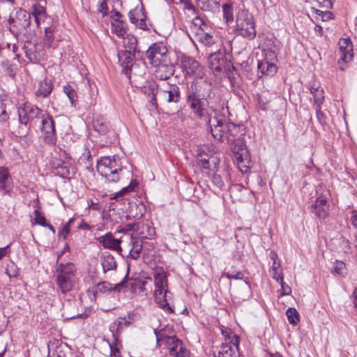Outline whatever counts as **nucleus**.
<instances>
[{"label": "nucleus", "mask_w": 357, "mask_h": 357, "mask_svg": "<svg viewBox=\"0 0 357 357\" xmlns=\"http://www.w3.org/2000/svg\"><path fill=\"white\" fill-rule=\"evenodd\" d=\"M56 284L63 294L71 291L77 283L76 268L71 262L59 264L56 269Z\"/></svg>", "instance_id": "5"}, {"label": "nucleus", "mask_w": 357, "mask_h": 357, "mask_svg": "<svg viewBox=\"0 0 357 357\" xmlns=\"http://www.w3.org/2000/svg\"><path fill=\"white\" fill-rule=\"evenodd\" d=\"M286 314L289 322L291 324H296L300 320L299 314L295 308H288Z\"/></svg>", "instance_id": "42"}, {"label": "nucleus", "mask_w": 357, "mask_h": 357, "mask_svg": "<svg viewBox=\"0 0 357 357\" xmlns=\"http://www.w3.org/2000/svg\"><path fill=\"white\" fill-rule=\"evenodd\" d=\"M340 245L344 252L347 253L351 252V246L349 240L342 239Z\"/></svg>", "instance_id": "57"}, {"label": "nucleus", "mask_w": 357, "mask_h": 357, "mask_svg": "<svg viewBox=\"0 0 357 357\" xmlns=\"http://www.w3.org/2000/svg\"><path fill=\"white\" fill-rule=\"evenodd\" d=\"M333 17V15L331 12L330 11H324L323 12V15H322V17H321V20L322 21H327L328 20H331L332 19Z\"/></svg>", "instance_id": "64"}, {"label": "nucleus", "mask_w": 357, "mask_h": 357, "mask_svg": "<svg viewBox=\"0 0 357 357\" xmlns=\"http://www.w3.org/2000/svg\"><path fill=\"white\" fill-rule=\"evenodd\" d=\"M277 278L274 279L278 282L281 287V295H289L291 294V288L283 280V276H276Z\"/></svg>", "instance_id": "46"}, {"label": "nucleus", "mask_w": 357, "mask_h": 357, "mask_svg": "<svg viewBox=\"0 0 357 357\" xmlns=\"http://www.w3.org/2000/svg\"><path fill=\"white\" fill-rule=\"evenodd\" d=\"M333 271L340 275L346 273V266L343 261H336L333 265Z\"/></svg>", "instance_id": "48"}, {"label": "nucleus", "mask_w": 357, "mask_h": 357, "mask_svg": "<svg viewBox=\"0 0 357 357\" xmlns=\"http://www.w3.org/2000/svg\"><path fill=\"white\" fill-rule=\"evenodd\" d=\"M13 184L8 170L3 167H0V191L4 195H10L13 191Z\"/></svg>", "instance_id": "21"}, {"label": "nucleus", "mask_w": 357, "mask_h": 357, "mask_svg": "<svg viewBox=\"0 0 357 357\" xmlns=\"http://www.w3.org/2000/svg\"><path fill=\"white\" fill-rule=\"evenodd\" d=\"M220 0H197V4L202 10L215 12L220 9Z\"/></svg>", "instance_id": "30"}, {"label": "nucleus", "mask_w": 357, "mask_h": 357, "mask_svg": "<svg viewBox=\"0 0 357 357\" xmlns=\"http://www.w3.org/2000/svg\"><path fill=\"white\" fill-rule=\"evenodd\" d=\"M111 291H112V284L107 281L98 283L93 290V296L96 298L100 296L108 295Z\"/></svg>", "instance_id": "31"}, {"label": "nucleus", "mask_w": 357, "mask_h": 357, "mask_svg": "<svg viewBox=\"0 0 357 357\" xmlns=\"http://www.w3.org/2000/svg\"><path fill=\"white\" fill-rule=\"evenodd\" d=\"M257 68L261 75H265L268 72V61H258Z\"/></svg>", "instance_id": "55"}, {"label": "nucleus", "mask_w": 357, "mask_h": 357, "mask_svg": "<svg viewBox=\"0 0 357 357\" xmlns=\"http://www.w3.org/2000/svg\"><path fill=\"white\" fill-rule=\"evenodd\" d=\"M144 11L142 8H135V9L131 10L128 13V17L130 22L133 24L138 22V19L139 17H144Z\"/></svg>", "instance_id": "41"}, {"label": "nucleus", "mask_w": 357, "mask_h": 357, "mask_svg": "<svg viewBox=\"0 0 357 357\" xmlns=\"http://www.w3.org/2000/svg\"><path fill=\"white\" fill-rule=\"evenodd\" d=\"M269 257L271 259V260H273V265L271 267L273 271V278H277L275 276H283L282 270L280 266V261L278 259V255L275 252H271L269 254Z\"/></svg>", "instance_id": "34"}, {"label": "nucleus", "mask_w": 357, "mask_h": 357, "mask_svg": "<svg viewBox=\"0 0 357 357\" xmlns=\"http://www.w3.org/2000/svg\"><path fill=\"white\" fill-rule=\"evenodd\" d=\"M167 49L162 43L152 44L146 52L149 63L153 66H157L167 61Z\"/></svg>", "instance_id": "11"}, {"label": "nucleus", "mask_w": 357, "mask_h": 357, "mask_svg": "<svg viewBox=\"0 0 357 357\" xmlns=\"http://www.w3.org/2000/svg\"><path fill=\"white\" fill-rule=\"evenodd\" d=\"M121 159L119 155L102 157L97 162V171L108 182L116 183L121 178L123 171Z\"/></svg>", "instance_id": "3"}, {"label": "nucleus", "mask_w": 357, "mask_h": 357, "mask_svg": "<svg viewBox=\"0 0 357 357\" xmlns=\"http://www.w3.org/2000/svg\"><path fill=\"white\" fill-rule=\"evenodd\" d=\"M10 114L7 109L6 105L1 102L0 104V121L6 122L8 120Z\"/></svg>", "instance_id": "51"}, {"label": "nucleus", "mask_w": 357, "mask_h": 357, "mask_svg": "<svg viewBox=\"0 0 357 357\" xmlns=\"http://www.w3.org/2000/svg\"><path fill=\"white\" fill-rule=\"evenodd\" d=\"M97 241L105 248L119 251L121 250L120 246L121 240L114 238L111 232H108L105 235L98 237Z\"/></svg>", "instance_id": "20"}, {"label": "nucleus", "mask_w": 357, "mask_h": 357, "mask_svg": "<svg viewBox=\"0 0 357 357\" xmlns=\"http://www.w3.org/2000/svg\"><path fill=\"white\" fill-rule=\"evenodd\" d=\"M59 168L61 169L59 173L62 177L68 176L70 174V169L73 170V168L67 167L66 166H61Z\"/></svg>", "instance_id": "62"}, {"label": "nucleus", "mask_w": 357, "mask_h": 357, "mask_svg": "<svg viewBox=\"0 0 357 357\" xmlns=\"http://www.w3.org/2000/svg\"><path fill=\"white\" fill-rule=\"evenodd\" d=\"M44 114L43 110L37 106L29 102L24 103L18 110L19 122L21 124L17 132L18 135L26 136L31 128L35 127L40 122Z\"/></svg>", "instance_id": "2"}, {"label": "nucleus", "mask_w": 357, "mask_h": 357, "mask_svg": "<svg viewBox=\"0 0 357 357\" xmlns=\"http://www.w3.org/2000/svg\"><path fill=\"white\" fill-rule=\"evenodd\" d=\"M207 124L214 139L219 142H224L227 139L228 132H227V121L226 120L217 116L213 118L207 116Z\"/></svg>", "instance_id": "12"}, {"label": "nucleus", "mask_w": 357, "mask_h": 357, "mask_svg": "<svg viewBox=\"0 0 357 357\" xmlns=\"http://www.w3.org/2000/svg\"><path fill=\"white\" fill-rule=\"evenodd\" d=\"M133 52L130 50H121L118 53L119 61L123 68L122 72L126 75H130L135 68Z\"/></svg>", "instance_id": "18"}, {"label": "nucleus", "mask_w": 357, "mask_h": 357, "mask_svg": "<svg viewBox=\"0 0 357 357\" xmlns=\"http://www.w3.org/2000/svg\"><path fill=\"white\" fill-rule=\"evenodd\" d=\"M123 17L122 14L119 12L118 10L114 9L111 11V18L112 20H114V19H120L121 20V17Z\"/></svg>", "instance_id": "63"}, {"label": "nucleus", "mask_w": 357, "mask_h": 357, "mask_svg": "<svg viewBox=\"0 0 357 357\" xmlns=\"http://www.w3.org/2000/svg\"><path fill=\"white\" fill-rule=\"evenodd\" d=\"M310 92L313 95V98L315 104H317V107H319V106L323 103V101L324 100V92L323 89L320 87H312L310 89Z\"/></svg>", "instance_id": "38"}, {"label": "nucleus", "mask_w": 357, "mask_h": 357, "mask_svg": "<svg viewBox=\"0 0 357 357\" xmlns=\"http://www.w3.org/2000/svg\"><path fill=\"white\" fill-rule=\"evenodd\" d=\"M213 86L206 81L192 82L186 92L187 102L192 112L198 117L202 118L207 114L204 108V102L209 104L212 98Z\"/></svg>", "instance_id": "1"}, {"label": "nucleus", "mask_w": 357, "mask_h": 357, "mask_svg": "<svg viewBox=\"0 0 357 357\" xmlns=\"http://www.w3.org/2000/svg\"><path fill=\"white\" fill-rule=\"evenodd\" d=\"M349 221L355 230L354 232V237L355 238V236L357 234V211L356 210L351 211Z\"/></svg>", "instance_id": "53"}, {"label": "nucleus", "mask_w": 357, "mask_h": 357, "mask_svg": "<svg viewBox=\"0 0 357 357\" xmlns=\"http://www.w3.org/2000/svg\"><path fill=\"white\" fill-rule=\"evenodd\" d=\"M123 319H121L116 321H115L109 328L110 331L112 333V342L109 343V347L111 350L114 349L118 350L119 347H121L120 342L118 339V333L120 330L123 329Z\"/></svg>", "instance_id": "24"}, {"label": "nucleus", "mask_w": 357, "mask_h": 357, "mask_svg": "<svg viewBox=\"0 0 357 357\" xmlns=\"http://www.w3.org/2000/svg\"><path fill=\"white\" fill-rule=\"evenodd\" d=\"M222 334L225 337V342L231 344L232 347H238L239 345L240 339L234 332L227 329H222Z\"/></svg>", "instance_id": "35"}, {"label": "nucleus", "mask_w": 357, "mask_h": 357, "mask_svg": "<svg viewBox=\"0 0 357 357\" xmlns=\"http://www.w3.org/2000/svg\"><path fill=\"white\" fill-rule=\"evenodd\" d=\"M155 89V84L150 86L149 89L152 94L150 102L155 107H158L156 96H158L161 102L168 105L177 104L181 100V90L177 84L162 83L158 86L156 93L154 92Z\"/></svg>", "instance_id": "4"}, {"label": "nucleus", "mask_w": 357, "mask_h": 357, "mask_svg": "<svg viewBox=\"0 0 357 357\" xmlns=\"http://www.w3.org/2000/svg\"><path fill=\"white\" fill-rule=\"evenodd\" d=\"M121 38L123 40V43L124 47L128 48V50L134 52L136 51L137 40L135 36L127 33V36Z\"/></svg>", "instance_id": "36"}, {"label": "nucleus", "mask_w": 357, "mask_h": 357, "mask_svg": "<svg viewBox=\"0 0 357 357\" xmlns=\"http://www.w3.org/2000/svg\"><path fill=\"white\" fill-rule=\"evenodd\" d=\"M63 92L68 96L71 106L75 107L77 100V93L75 89L70 85H66L63 86Z\"/></svg>", "instance_id": "39"}, {"label": "nucleus", "mask_w": 357, "mask_h": 357, "mask_svg": "<svg viewBox=\"0 0 357 357\" xmlns=\"http://www.w3.org/2000/svg\"><path fill=\"white\" fill-rule=\"evenodd\" d=\"M74 220H75V218H72L69 219V220L65 224V225L63 226V227L62 228V229L61 230V231L59 234L60 238H63V239L66 238V237L68 235L70 230V225L74 222Z\"/></svg>", "instance_id": "47"}, {"label": "nucleus", "mask_w": 357, "mask_h": 357, "mask_svg": "<svg viewBox=\"0 0 357 357\" xmlns=\"http://www.w3.org/2000/svg\"><path fill=\"white\" fill-rule=\"evenodd\" d=\"M45 44L47 47H51L54 40V29L52 27H46L45 29Z\"/></svg>", "instance_id": "43"}, {"label": "nucleus", "mask_w": 357, "mask_h": 357, "mask_svg": "<svg viewBox=\"0 0 357 357\" xmlns=\"http://www.w3.org/2000/svg\"><path fill=\"white\" fill-rule=\"evenodd\" d=\"M198 164L199 166L204 169H211V163L209 159L207 158V155L200 154L198 158Z\"/></svg>", "instance_id": "49"}, {"label": "nucleus", "mask_w": 357, "mask_h": 357, "mask_svg": "<svg viewBox=\"0 0 357 357\" xmlns=\"http://www.w3.org/2000/svg\"><path fill=\"white\" fill-rule=\"evenodd\" d=\"M181 68L185 76L202 77L204 75L203 67L194 58L183 55L181 58Z\"/></svg>", "instance_id": "14"}, {"label": "nucleus", "mask_w": 357, "mask_h": 357, "mask_svg": "<svg viewBox=\"0 0 357 357\" xmlns=\"http://www.w3.org/2000/svg\"><path fill=\"white\" fill-rule=\"evenodd\" d=\"M129 244L131 246L130 249V255L134 259H137L139 257L142 249V241L139 238H137L130 236L129 237Z\"/></svg>", "instance_id": "32"}, {"label": "nucleus", "mask_w": 357, "mask_h": 357, "mask_svg": "<svg viewBox=\"0 0 357 357\" xmlns=\"http://www.w3.org/2000/svg\"><path fill=\"white\" fill-rule=\"evenodd\" d=\"M155 67L157 68L156 77L160 79H167L174 74V67L169 63L168 61Z\"/></svg>", "instance_id": "25"}, {"label": "nucleus", "mask_w": 357, "mask_h": 357, "mask_svg": "<svg viewBox=\"0 0 357 357\" xmlns=\"http://www.w3.org/2000/svg\"><path fill=\"white\" fill-rule=\"evenodd\" d=\"M127 282V276L121 281L119 283L112 285V291H120L122 289L126 287V282Z\"/></svg>", "instance_id": "59"}, {"label": "nucleus", "mask_w": 357, "mask_h": 357, "mask_svg": "<svg viewBox=\"0 0 357 357\" xmlns=\"http://www.w3.org/2000/svg\"><path fill=\"white\" fill-rule=\"evenodd\" d=\"M112 32L119 38H123L127 36L128 29L126 22L120 19L112 20Z\"/></svg>", "instance_id": "27"}, {"label": "nucleus", "mask_w": 357, "mask_h": 357, "mask_svg": "<svg viewBox=\"0 0 357 357\" xmlns=\"http://www.w3.org/2000/svg\"><path fill=\"white\" fill-rule=\"evenodd\" d=\"M154 297L155 302L163 309L172 312L173 310L167 302V280L166 273L163 271H157L153 275Z\"/></svg>", "instance_id": "8"}, {"label": "nucleus", "mask_w": 357, "mask_h": 357, "mask_svg": "<svg viewBox=\"0 0 357 357\" xmlns=\"http://www.w3.org/2000/svg\"><path fill=\"white\" fill-rule=\"evenodd\" d=\"M238 347H232L228 343H222L220 347L218 355H213L208 357H236Z\"/></svg>", "instance_id": "28"}, {"label": "nucleus", "mask_w": 357, "mask_h": 357, "mask_svg": "<svg viewBox=\"0 0 357 357\" xmlns=\"http://www.w3.org/2000/svg\"><path fill=\"white\" fill-rule=\"evenodd\" d=\"M39 123L45 142L50 145H55L56 133L53 119L48 114H45Z\"/></svg>", "instance_id": "13"}, {"label": "nucleus", "mask_w": 357, "mask_h": 357, "mask_svg": "<svg viewBox=\"0 0 357 357\" xmlns=\"http://www.w3.org/2000/svg\"><path fill=\"white\" fill-rule=\"evenodd\" d=\"M93 127L100 134H105L108 130V126L102 118H97L93 121Z\"/></svg>", "instance_id": "40"}, {"label": "nucleus", "mask_w": 357, "mask_h": 357, "mask_svg": "<svg viewBox=\"0 0 357 357\" xmlns=\"http://www.w3.org/2000/svg\"><path fill=\"white\" fill-rule=\"evenodd\" d=\"M226 128H227V132H228L226 141L228 144L234 142L236 139H238L245 132L243 126L235 124L232 122H227Z\"/></svg>", "instance_id": "22"}, {"label": "nucleus", "mask_w": 357, "mask_h": 357, "mask_svg": "<svg viewBox=\"0 0 357 357\" xmlns=\"http://www.w3.org/2000/svg\"><path fill=\"white\" fill-rule=\"evenodd\" d=\"M281 43L277 38L269 39V75H275L278 71L275 61H278L277 54L281 47Z\"/></svg>", "instance_id": "19"}, {"label": "nucleus", "mask_w": 357, "mask_h": 357, "mask_svg": "<svg viewBox=\"0 0 357 357\" xmlns=\"http://www.w3.org/2000/svg\"><path fill=\"white\" fill-rule=\"evenodd\" d=\"M146 16L145 13H144V17H139L138 19V22L133 23L135 24L138 28L142 29V30H149V26L146 23Z\"/></svg>", "instance_id": "54"}, {"label": "nucleus", "mask_w": 357, "mask_h": 357, "mask_svg": "<svg viewBox=\"0 0 357 357\" xmlns=\"http://www.w3.org/2000/svg\"><path fill=\"white\" fill-rule=\"evenodd\" d=\"M78 164L90 173H93L92 158L90 151L85 148L77 160Z\"/></svg>", "instance_id": "29"}, {"label": "nucleus", "mask_w": 357, "mask_h": 357, "mask_svg": "<svg viewBox=\"0 0 357 357\" xmlns=\"http://www.w3.org/2000/svg\"><path fill=\"white\" fill-rule=\"evenodd\" d=\"M98 10V12H100L102 14L103 17L106 16L107 15V11H108L107 1H102L100 3Z\"/></svg>", "instance_id": "58"}, {"label": "nucleus", "mask_w": 357, "mask_h": 357, "mask_svg": "<svg viewBox=\"0 0 357 357\" xmlns=\"http://www.w3.org/2000/svg\"><path fill=\"white\" fill-rule=\"evenodd\" d=\"M310 212L319 220H324L330 215V205L326 197L318 196L310 207Z\"/></svg>", "instance_id": "16"}, {"label": "nucleus", "mask_w": 357, "mask_h": 357, "mask_svg": "<svg viewBox=\"0 0 357 357\" xmlns=\"http://www.w3.org/2000/svg\"><path fill=\"white\" fill-rule=\"evenodd\" d=\"M101 264L104 273L114 270L116 268V263L114 257L109 252H104L101 256Z\"/></svg>", "instance_id": "33"}, {"label": "nucleus", "mask_w": 357, "mask_h": 357, "mask_svg": "<svg viewBox=\"0 0 357 357\" xmlns=\"http://www.w3.org/2000/svg\"><path fill=\"white\" fill-rule=\"evenodd\" d=\"M213 183L217 185L218 188H221L223 186L224 183L221 178V176L218 174H214L212 178Z\"/></svg>", "instance_id": "61"}, {"label": "nucleus", "mask_w": 357, "mask_h": 357, "mask_svg": "<svg viewBox=\"0 0 357 357\" xmlns=\"http://www.w3.org/2000/svg\"><path fill=\"white\" fill-rule=\"evenodd\" d=\"M138 230V225L137 223L127 224L119 231H137Z\"/></svg>", "instance_id": "60"}, {"label": "nucleus", "mask_w": 357, "mask_h": 357, "mask_svg": "<svg viewBox=\"0 0 357 357\" xmlns=\"http://www.w3.org/2000/svg\"><path fill=\"white\" fill-rule=\"evenodd\" d=\"M340 59L338 60L339 68L344 70L346 63L353 58L352 45L349 39H342L340 41Z\"/></svg>", "instance_id": "17"}, {"label": "nucleus", "mask_w": 357, "mask_h": 357, "mask_svg": "<svg viewBox=\"0 0 357 357\" xmlns=\"http://www.w3.org/2000/svg\"><path fill=\"white\" fill-rule=\"evenodd\" d=\"M165 342L169 354L173 357H191L190 351L176 336H166Z\"/></svg>", "instance_id": "15"}, {"label": "nucleus", "mask_w": 357, "mask_h": 357, "mask_svg": "<svg viewBox=\"0 0 357 357\" xmlns=\"http://www.w3.org/2000/svg\"><path fill=\"white\" fill-rule=\"evenodd\" d=\"M255 100L257 101V106L263 111H266L267 109V99L266 96L264 94L257 93L255 96Z\"/></svg>", "instance_id": "44"}, {"label": "nucleus", "mask_w": 357, "mask_h": 357, "mask_svg": "<svg viewBox=\"0 0 357 357\" xmlns=\"http://www.w3.org/2000/svg\"><path fill=\"white\" fill-rule=\"evenodd\" d=\"M223 20L227 24L234 21V9L231 3H225L222 6Z\"/></svg>", "instance_id": "37"}, {"label": "nucleus", "mask_w": 357, "mask_h": 357, "mask_svg": "<svg viewBox=\"0 0 357 357\" xmlns=\"http://www.w3.org/2000/svg\"><path fill=\"white\" fill-rule=\"evenodd\" d=\"M34 222L36 224L40 225L43 227L47 225L46 218L40 213L39 210L37 209L34 211Z\"/></svg>", "instance_id": "50"}, {"label": "nucleus", "mask_w": 357, "mask_h": 357, "mask_svg": "<svg viewBox=\"0 0 357 357\" xmlns=\"http://www.w3.org/2000/svg\"><path fill=\"white\" fill-rule=\"evenodd\" d=\"M236 35L252 39L256 35L255 22L251 14L242 11L236 16Z\"/></svg>", "instance_id": "9"}, {"label": "nucleus", "mask_w": 357, "mask_h": 357, "mask_svg": "<svg viewBox=\"0 0 357 357\" xmlns=\"http://www.w3.org/2000/svg\"><path fill=\"white\" fill-rule=\"evenodd\" d=\"M210 28L199 17H195L189 27V37L193 43L195 41L210 47L213 45L215 39L211 34Z\"/></svg>", "instance_id": "6"}, {"label": "nucleus", "mask_w": 357, "mask_h": 357, "mask_svg": "<svg viewBox=\"0 0 357 357\" xmlns=\"http://www.w3.org/2000/svg\"><path fill=\"white\" fill-rule=\"evenodd\" d=\"M225 276L229 279H234V280H243L244 278V275L242 272L238 271L236 273H231V272H227L225 273Z\"/></svg>", "instance_id": "56"}, {"label": "nucleus", "mask_w": 357, "mask_h": 357, "mask_svg": "<svg viewBox=\"0 0 357 357\" xmlns=\"http://www.w3.org/2000/svg\"><path fill=\"white\" fill-rule=\"evenodd\" d=\"M217 60V56L215 54H211L209 57V61L211 63V68L215 72H220L222 70V67L219 64V60L217 61L216 63L215 61Z\"/></svg>", "instance_id": "52"}, {"label": "nucleus", "mask_w": 357, "mask_h": 357, "mask_svg": "<svg viewBox=\"0 0 357 357\" xmlns=\"http://www.w3.org/2000/svg\"><path fill=\"white\" fill-rule=\"evenodd\" d=\"M53 89V84L50 80L43 79L39 83L38 88L35 92L36 97L38 98H45L48 97Z\"/></svg>", "instance_id": "26"}, {"label": "nucleus", "mask_w": 357, "mask_h": 357, "mask_svg": "<svg viewBox=\"0 0 357 357\" xmlns=\"http://www.w3.org/2000/svg\"><path fill=\"white\" fill-rule=\"evenodd\" d=\"M137 185V183L136 180H131L130 184L128 186L122 188L119 192L116 193L114 198L123 196L126 193L133 191Z\"/></svg>", "instance_id": "45"}, {"label": "nucleus", "mask_w": 357, "mask_h": 357, "mask_svg": "<svg viewBox=\"0 0 357 357\" xmlns=\"http://www.w3.org/2000/svg\"><path fill=\"white\" fill-rule=\"evenodd\" d=\"M31 16L34 17L35 24L37 28L40 27L42 22L47 18L46 9L45 6L36 3L32 6L31 12L29 13Z\"/></svg>", "instance_id": "23"}, {"label": "nucleus", "mask_w": 357, "mask_h": 357, "mask_svg": "<svg viewBox=\"0 0 357 357\" xmlns=\"http://www.w3.org/2000/svg\"><path fill=\"white\" fill-rule=\"evenodd\" d=\"M232 152L240 171L246 173L252 165L250 155L246 146L243 142H238L232 147Z\"/></svg>", "instance_id": "10"}, {"label": "nucleus", "mask_w": 357, "mask_h": 357, "mask_svg": "<svg viewBox=\"0 0 357 357\" xmlns=\"http://www.w3.org/2000/svg\"><path fill=\"white\" fill-rule=\"evenodd\" d=\"M31 14L23 9H20L15 16L10 15L8 19L9 30L15 36L22 33H31L34 31L31 24Z\"/></svg>", "instance_id": "7"}]
</instances>
